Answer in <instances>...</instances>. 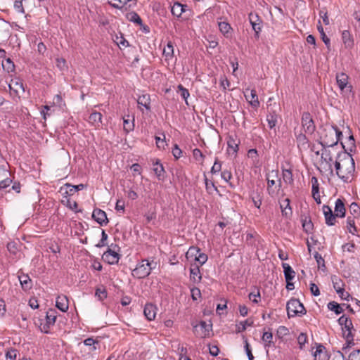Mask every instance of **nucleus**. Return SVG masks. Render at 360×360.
Masks as SVG:
<instances>
[{"label": "nucleus", "mask_w": 360, "mask_h": 360, "mask_svg": "<svg viewBox=\"0 0 360 360\" xmlns=\"http://www.w3.org/2000/svg\"><path fill=\"white\" fill-rule=\"evenodd\" d=\"M127 18L129 21L134 22L138 25H142V20L135 12H131L127 14Z\"/></svg>", "instance_id": "obj_39"}, {"label": "nucleus", "mask_w": 360, "mask_h": 360, "mask_svg": "<svg viewBox=\"0 0 360 360\" xmlns=\"http://www.w3.org/2000/svg\"><path fill=\"white\" fill-rule=\"evenodd\" d=\"M193 155L197 161H202L204 155L200 149L195 148L193 151Z\"/></svg>", "instance_id": "obj_56"}, {"label": "nucleus", "mask_w": 360, "mask_h": 360, "mask_svg": "<svg viewBox=\"0 0 360 360\" xmlns=\"http://www.w3.org/2000/svg\"><path fill=\"white\" fill-rule=\"evenodd\" d=\"M244 95L246 100L250 103V105L255 108H257L259 105L258 101V96L255 89H246L244 91Z\"/></svg>", "instance_id": "obj_10"}, {"label": "nucleus", "mask_w": 360, "mask_h": 360, "mask_svg": "<svg viewBox=\"0 0 360 360\" xmlns=\"http://www.w3.org/2000/svg\"><path fill=\"white\" fill-rule=\"evenodd\" d=\"M345 212H346V209H345V204H344L343 201L341 199L338 198L335 201V210H334L335 216L336 217V218L337 217L343 218L345 216Z\"/></svg>", "instance_id": "obj_16"}, {"label": "nucleus", "mask_w": 360, "mask_h": 360, "mask_svg": "<svg viewBox=\"0 0 360 360\" xmlns=\"http://www.w3.org/2000/svg\"><path fill=\"white\" fill-rule=\"evenodd\" d=\"M289 333L288 329L285 326H280L277 330V335L279 338L287 335Z\"/></svg>", "instance_id": "obj_55"}, {"label": "nucleus", "mask_w": 360, "mask_h": 360, "mask_svg": "<svg viewBox=\"0 0 360 360\" xmlns=\"http://www.w3.org/2000/svg\"><path fill=\"white\" fill-rule=\"evenodd\" d=\"M14 8L19 13H24L25 12L22 0H16L14 3Z\"/></svg>", "instance_id": "obj_60"}, {"label": "nucleus", "mask_w": 360, "mask_h": 360, "mask_svg": "<svg viewBox=\"0 0 360 360\" xmlns=\"http://www.w3.org/2000/svg\"><path fill=\"white\" fill-rule=\"evenodd\" d=\"M317 29L321 36V39H322L323 41L326 45L328 49H330V39L326 35L320 20H319V22H318Z\"/></svg>", "instance_id": "obj_29"}, {"label": "nucleus", "mask_w": 360, "mask_h": 360, "mask_svg": "<svg viewBox=\"0 0 360 360\" xmlns=\"http://www.w3.org/2000/svg\"><path fill=\"white\" fill-rule=\"evenodd\" d=\"M314 257L316 261L319 268H325V261L324 259L321 257V255L316 252L314 255Z\"/></svg>", "instance_id": "obj_47"}, {"label": "nucleus", "mask_w": 360, "mask_h": 360, "mask_svg": "<svg viewBox=\"0 0 360 360\" xmlns=\"http://www.w3.org/2000/svg\"><path fill=\"white\" fill-rule=\"evenodd\" d=\"M56 307L63 312L68 311L69 308L68 300L65 295H59L56 299Z\"/></svg>", "instance_id": "obj_17"}, {"label": "nucleus", "mask_w": 360, "mask_h": 360, "mask_svg": "<svg viewBox=\"0 0 360 360\" xmlns=\"http://www.w3.org/2000/svg\"><path fill=\"white\" fill-rule=\"evenodd\" d=\"M153 170L158 177L161 176L164 173V167L162 165L160 164L158 162L154 164Z\"/></svg>", "instance_id": "obj_49"}, {"label": "nucleus", "mask_w": 360, "mask_h": 360, "mask_svg": "<svg viewBox=\"0 0 360 360\" xmlns=\"http://www.w3.org/2000/svg\"><path fill=\"white\" fill-rule=\"evenodd\" d=\"M92 217L101 226L108 222L106 213L100 209H95L93 211Z\"/></svg>", "instance_id": "obj_13"}, {"label": "nucleus", "mask_w": 360, "mask_h": 360, "mask_svg": "<svg viewBox=\"0 0 360 360\" xmlns=\"http://www.w3.org/2000/svg\"><path fill=\"white\" fill-rule=\"evenodd\" d=\"M282 266L284 270V276H285V281H292L295 278V271L287 263H283Z\"/></svg>", "instance_id": "obj_21"}, {"label": "nucleus", "mask_w": 360, "mask_h": 360, "mask_svg": "<svg viewBox=\"0 0 360 360\" xmlns=\"http://www.w3.org/2000/svg\"><path fill=\"white\" fill-rule=\"evenodd\" d=\"M349 212L354 215V217L359 216L360 214V207L356 202H352L349 206Z\"/></svg>", "instance_id": "obj_45"}, {"label": "nucleus", "mask_w": 360, "mask_h": 360, "mask_svg": "<svg viewBox=\"0 0 360 360\" xmlns=\"http://www.w3.org/2000/svg\"><path fill=\"white\" fill-rule=\"evenodd\" d=\"M134 122L133 121L132 122H129V120H126L124 118V130L126 131V132H129L133 130L134 129Z\"/></svg>", "instance_id": "obj_51"}, {"label": "nucleus", "mask_w": 360, "mask_h": 360, "mask_svg": "<svg viewBox=\"0 0 360 360\" xmlns=\"http://www.w3.org/2000/svg\"><path fill=\"white\" fill-rule=\"evenodd\" d=\"M178 88H179V91H181V96L184 98V100L186 101V103H187L186 100L190 95L188 91L181 84L179 85Z\"/></svg>", "instance_id": "obj_59"}, {"label": "nucleus", "mask_w": 360, "mask_h": 360, "mask_svg": "<svg viewBox=\"0 0 360 360\" xmlns=\"http://www.w3.org/2000/svg\"><path fill=\"white\" fill-rule=\"evenodd\" d=\"M171 11L174 15L180 17L184 11V6L179 2H176L172 6Z\"/></svg>", "instance_id": "obj_28"}, {"label": "nucleus", "mask_w": 360, "mask_h": 360, "mask_svg": "<svg viewBox=\"0 0 360 360\" xmlns=\"http://www.w3.org/2000/svg\"><path fill=\"white\" fill-rule=\"evenodd\" d=\"M163 55L165 56L166 60H169L174 56V46L171 41H169L167 46L163 49Z\"/></svg>", "instance_id": "obj_27"}, {"label": "nucleus", "mask_w": 360, "mask_h": 360, "mask_svg": "<svg viewBox=\"0 0 360 360\" xmlns=\"http://www.w3.org/2000/svg\"><path fill=\"white\" fill-rule=\"evenodd\" d=\"M253 324V321L247 319L245 321H241L239 325H237L236 332L240 333L246 329L247 326H251Z\"/></svg>", "instance_id": "obj_40"}, {"label": "nucleus", "mask_w": 360, "mask_h": 360, "mask_svg": "<svg viewBox=\"0 0 360 360\" xmlns=\"http://www.w3.org/2000/svg\"><path fill=\"white\" fill-rule=\"evenodd\" d=\"M321 159L322 161L326 162V164L328 167V169L332 172L330 162L333 160V158L330 154V151L329 150H327L326 148H323Z\"/></svg>", "instance_id": "obj_20"}, {"label": "nucleus", "mask_w": 360, "mask_h": 360, "mask_svg": "<svg viewBox=\"0 0 360 360\" xmlns=\"http://www.w3.org/2000/svg\"><path fill=\"white\" fill-rule=\"evenodd\" d=\"M8 176L10 172L7 169H0V190L7 188L12 183Z\"/></svg>", "instance_id": "obj_12"}, {"label": "nucleus", "mask_w": 360, "mask_h": 360, "mask_svg": "<svg viewBox=\"0 0 360 360\" xmlns=\"http://www.w3.org/2000/svg\"><path fill=\"white\" fill-rule=\"evenodd\" d=\"M221 176L226 182H228L231 179L232 174L230 171L224 170L221 174Z\"/></svg>", "instance_id": "obj_64"}, {"label": "nucleus", "mask_w": 360, "mask_h": 360, "mask_svg": "<svg viewBox=\"0 0 360 360\" xmlns=\"http://www.w3.org/2000/svg\"><path fill=\"white\" fill-rule=\"evenodd\" d=\"M347 224L348 231L352 234H354V232L356 231V227L355 226L354 218L348 217L347 219Z\"/></svg>", "instance_id": "obj_41"}, {"label": "nucleus", "mask_w": 360, "mask_h": 360, "mask_svg": "<svg viewBox=\"0 0 360 360\" xmlns=\"http://www.w3.org/2000/svg\"><path fill=\"white\" fill-rule=\"evenodd\" d=\"M2 67L8 72H13L15 68L14 63L10 58H7L5 61L2 62Z\"/></svg>", "instance_id": "obj_38"}, {"label": "nucleus", "mask_w": 360, "mask_h": 360, "mask_svg": "<svg viewBox=\"0 0 360 360\" xmlns=\"http://www.w3.org/2000/svg\"><path fill=\"white\" fill-rule=\"evenodd\" d=\"M272 333L271 332H264L263 333L262 340L265 342V347H270L272 343Z\"/></svg>", "instance_id": "obj_43"}, {"label": "nucleus", "mask_w": 360, "mask_h": 360, "mask_svg": "<svg viewBox=\"0 0 360 360\" xmlns=\"http://www.w3.org/2000/svg\"><path fill=\"white\" fill-rule=\"evenodd\" d=\"M131 0H113V1H108V4L113 8L122 9Z\"/></svg>", "instance_id": "obj_35"}, {"label": "nucleus", "mask_w": 360, "mask_h": 360, "mask_svg": "<svg viewBox=\"0 0 360 360\" xmlns=\"http://www.w3.org/2000/svg\"><path fill=\"white\" fill-rule=\"evenodd\" d=\"M19 281L20 284L22 285V288L25 290H29L32 287V281L27 275H23L22 276H19Z\"/></svg>", "instance_id": "obj_33"}, {"label": "nucleus", "mask_w": 360, "mask_h": 360, "mask_svg": "<svg viewBox=\"0 0 360 360\" xmlns=\"http://www.w3.org/2000/svg\"><path fill=\"white\" fill-rule=\"evenodd\" d=\"M191 297L193 300H197L200 297V290L198 288H193L191 289Z\"/></svg>", "instance_id": "obj_62"}, {"label": "nucleus", "mask_w": 360, "mask_h": 360, "mask_svg": "<svg viewBox=\"0 0 360 360\" xmlns=\"http://www.w3.org/2000/svg\"><path fill=\"white\" fill-rule=\"evenodd\" d=\"M240 141H237L236 139H234L233 136H229V139L227 141V145H228V153L229 155H236L238 150V146H239Z\"/></svg>", "instance_id": "obj_14"}, {"label": "nucleus", "mask_w": 360, "mask_h": 360, "mask_svg": "<svg viewBox=\"0 0 360 360\" xmlns=\"http://www.w3.org/2000/svg\"><path fill=\"white\" fill-rule=\"evenodd\" d=\"M96 296H97L100 300H103L107 297V292L104 288H97L96 290Z\"/></svg>", "instance_id": "obj_53"}, {"label": "nucleus", "mask_w": 360, "mask_h": 360, "mask_svg": "<svg viewBox=\"0 0 360 360\" xmlns=\"http://www.w3.org/2000/svg\"><path fill=\"white\" fill-rule=\"evenodd\" d=\"M56 320V311L54 310H49L46 312V321L49 322V324L54 325Z\"/></svg>", "instance_id": "obj_42"}, {"label": "nucleus", "mask_w": 360, "mask_h": 360, "mask_svg": "<svg viewBox=\"0 0 360 360\" xmlns=\"http://www.w3.org/2000/svg\"><path fill=\"white\" fill-rule=\"evenodd\" d=\"M322 210L325 217L326 224L328 226L335 225L336 217L331 208L328 205H323Z\"/></svg>", "instance_id": "obj_11"}, {"label": "nucleus", "mask_w": 360, "mask_h": 360, "mask_svg": "<svg viewBox=\"0 0 360 360\" xmlns=\"http://www.w3.org/2000/svg\"><path fill=\"white\" fill-rule=\"evenodd\" d=\"M162 136H163L162 139H161L159 136H155V140H156V145H157L158 148L164 149L165 146L167 144H166L165 141V136L164 134Z\"/></svg>", "instance_id": "obj_57"}, {"label": "nucleus", "mask_w": 360, "mask_h": 360, "mask_svg": "<svg viewBox=\"0 0 360 360\" xmlns=\"http://www.w3.org/2000/svg\"><path fill=\"white\" fill-rule=\"evenodd\" d=\"M191 279L194 282H199L201 280V275L198 266H192L190 269Z\"/></svg>", "instance_id": "obj_24"}, {"label": "nucleus", "mask_w": 360, "mask_h": 360, "mask_svg": "<svg viewBox=\"0 0 360 360\" xmlns=\"http://www.w3.org/2000/svg\"><path fill=\"white\" fill-rule=\"evenodd\" d=\"M338 323L342 326V335L346 340V345L342 347V350L347 352V349L354 345V337L355 329L353 326L352 320L342 315L338 319Z\"/></svg>", "instance_id": "obj_3"}, {"label": "nucleus", "mask_w": 360, "mask_h": 360, "mask_svg": "<svg viewBox=\"0 0 360 360\" xmlns=\"http://www.w3.org/2000/svg\"><path fill=\"white\" fill-rule=\"evenodd\" d=\"M143 313L148 320L152 321L155 319L156 316L155 306L152 304H146L144 307Z\"/></svg>", "instance_id": "obj_18"}, {"label": "nucleus", "mask_w": 360, "mask_h": 360, "mask_svg": "<svg viewBox=\"0 0 360 360\" xmlns=\"http://www.w3.org/2000/svg\"><path fill=\"white\" fill-rule=\"evenodd\" d=\"M288 317L301 316L306 314V309L302 303L297 299L292 298L286 304Z\"/></svg>", "instance_id": "obj_5"}, {"label": "nucleus", "mask_w": 360, "mask_h": 360, "mask_svg": "<svg viewBox=\"0 0 360 360\" xmlns=\"http://www.w3.org/2000/svg\"><path fill=\"white\" fill-rule=\"evenodd\" d=\"M342 39L347 48H351L353 46V41L351 38V34L347 30H344L342 33Z\"/></svg>", "instance_id": "obj_26"}, {"label": "nucleus", "mask_w": 360, "mask_h": 360, "mask_svg": "<svg viewBox=\"0 0 360 360\" xmlns=\"http://www.w3.org/2000/svg\"><path fill=\"white\" fill-rule=\"evenodd\" d=\"M157 263L153 261L149 262L143 259L136 267L132 271V276L139 279L148 276L153 269H155Z\"/></svg>", "instance_id": "obj_4"}, {"label": "nucleus", "mask_w": 360, "mask_h": 360, "mask_svg": "<svg viewBox=\"0 0 360 360\" xmlns=\"http://www.w3.org/2000/svg\"><path fill=\"white\" fill-rule=\"evenodd\" d=\"M56 66L60 70H64L67 68L66 60L63 58H56Z\"/></svg>", "instance_id": "obj_52"}, {"label": "nucleus", "mask_w": 360, "mask_h": 360, "mask_svg": "<svg viewBox=\"0 0 360 360\" xmlns=\"http://www.w3.org/2000/svg\"><path fill=\"white\" fill-rule=\"evenodd\" d=\"M302 226L307 233H310L313 229V224L309 217L305 216L302 219Z\"/></svg>", "instance_id": "obj_31"}, {"label": "nucleus", "mask_w": 360, "mask_h": 360, "mask_svg": "<svg viewBox=\"0 0 360 360\" xmlns=\"http://www.w3.org/2000/svg\"><path fill=\"white\" fill-rule=\"evenodd\" d=\"M11 91H13L15 94H18L20 92H24V86L22 82L20 81H13L8 85Z\"/></svg>", "instance_id": "obj_22"}, {"label": "nucleus", "mask_w": 360, "mask_h": 360, "mask_svg": "<svg viewBox=\"0 0 360 360\" xmlns=\"http://www.w3.org/2000/svg\"><path fill=\"white\" fill-rule=\"evenodd\" d=\"M348 360H360V349L354 351L349 355Z\"/></svg>", "instance_id": "obj_63"}, {"label": "nucleus", "mask_w": 360, "mask_h": 360, "mask_svg": "<svg viewBox=\"0 0 360 360\" xmlns=\"http://www.w3.org/2000/svg\"><path fill=\"white\" fill-rule=\"evenodd\" d=\"M108 239V235L104 230H102L101 239L100 242L96 245L98 248H101L105 245V241Z\"/></svg>", "instance_id": "obj_58"}, {"label": "nucleus", "mask_w": 360, "mask_h": 360, "mask_svg": "<svg viewBox=\"0 0 360 360\" xmlns=\"http://www.w3.org/2000/svg\"><path fill=\"white\" fill-rule=\"evenodd\" d=\"M319 16L322 18L323 23L326 25L330 24L329 18L328 17V12L325 8H323L319 11Z\"/></svg>", "instance_id": "obj_46"}, {"label": "nucleus", "mask_w": 360, "mask_h": 360, "mask_svg": "<svg viewBox=\"0 0 360 360\" xmlns=\"http://www.w3.org/2000/svg\"><path fill=\"white\" fill-rule=\"evenodd\" d=\"M212 330V324L207 323L204 321H201L199 325H196L194 326V332L200 338H205L210 335V331Z\"/></svg>", "instance_id": "obj_6"}, {"label": "nucleus", "mask_w": 360, "mask_h": 360, "mask_svg": "<svg viewBox=\"0 0 360 360\" xmlns=\"http://www.w3.org/2000/svg\"><path fill=\"white\" fill-rule=\"evenodd\" d=\"M219 28L220 32L226 37H229L230 30L231 27L228 22H219Z\"/></svg>", "instance_id": "obj_34"}, {"label": "nucleus", "mask_w": 360, "mask_h": 360, "mask_svg": "<svg viewBox=\"0 0 360 360\" xmlns=\"http://www.w3.org/2000/svg\"><path fill=\"white\" fill-rule=\"evenodd\" d=\"M307 341V336L304 333H300L297 338V342L300 345V348L302 349Z\"/></svg>", "instance_id": "obj_50"}, {"label": "nucleus", "mask_w": 360, "mask_h": 360, "mask_svg": "<svg viewBox=\"0 0 360 360\" xmlns=\"http://www.w3.org/2000/svg\"><path fill=\"white\" fill-rule=\"evenodd\" d=\"M335 167L337 175L345 181H347L352 176L355 170L354 159L349 154L340 162L336 161Z\"/></svg>", "instance_id": "obj_1"}, {"label": "nucleus", "mask_w": 360, "mask_h": 360, "mask_svg": "<svg viewBox=\"0 0 360 360\" xmlns=\"http://www.w3.org/2000/svg\"><path fill=\"white\" fill-rule=\"evenodd\" d=\"M348 79V76L343 72L337 74L336 82L338 85V87L341 91H343L347 87L351 89V86H347Z\"/></svg>", "instance_id": "obj_15"}, {"label": "nucleus", "mask_w": 360, "mask_h": 360, "mask_svg": "<svg viewBox=\"0 0 360 360\" xmlns=\"http://www.w3.org/2000/svg\"><path fill=\"white\" fill-rule=\"evenodd\" d=\"M290 199L285 198L280 205L282 215L285 217H289L292 214V209L290 205Z\"/></svg>", "instance_id": "obj_19"}, {"label": "nucleus", "mask_w": 360, "mask_h": 360, "mask_svg": "<svg viewBox=\"0 0 360 360\" xmlns=\"http://www.w3.org/2000/svg\"><path fill=\"white\" fill-rule=\"evenodd\" d=\"M342 136V131L336 126H328L324 128L321 136V145L323 148L333 147L338 144Z\"/></svg>", "instance_id": "obj_2"}, {"label": "nucleus", "mask_w": 360, "mask_h": 360, "mask_svg": "<svg viewBox=\"0 0 360 360\" xmlns=\"http://www.w3.org/2000/svg\"><path fill=\"white\" fill-rule=\"evenodd\" d=\"M297 142L298 147L302 146L304 148L308 144V141H307V139L306 136L302 133L300 134L297 136Z\"/></svg>", "instance_id": "obj_44"}, {"label": "nucleus", "mask_w": 360, "mask_h": 360, "mask_svg": "<svg viewBox=\"0 0 360 360\" xmlns=\"http://www.w3.org/2000/svg\"><path fill=\"white\" fill-rule=\"evenodd\" d=\"M65 186L66 187L65 193L69 195H72L75 192L82 190L84 188V185L82 184L77 186H71L70 184H66Z\"/></svg>", "instance_id": "obj_25"}, {"label": "nucleus", "mask_w": 360, "mask_h": 360, "mask_svg": "<svg viewBox=\"0 0 360 360\" xmlns=\"http://www.w3.org/2000/svg\"><path fill=\"white\" fill-rule=\"evenodd\" d=\"M6 356L7 359L15 360L17 356V350L15 349H11L8 350L6 354Z\"/></svg>", "instance_id": "obj_61"}, {"label": "nucleus", "mask_w": 360, "mask_h": 360, "mask_svg": "<svg viewBox=\"0 0 360 360\" xmlns=\"http://www.w3.org/2000/svg\"><path fill=\"white\" fill-rule=\"evenodd\" d=\"M250 23L252 25V30L255 31V37H259V33L261 31L262 20L259 18L257 13H250L249 15Z\"/></svg>", "instance_id": "obj_8"}, {"label": "nucleus", "mask_w": 360, "mask_h": 360, "mask_svg": "<svg viewBox=\"0 0 360 360\" xmlns=\"http://www.w3.org/2000/svg\"><path fill=\"white\" fill-rule=\"evenodd\" d=\"M328 308L333 311L336 314H340L343 311L342 307L337 302L333 301L328 304Z\"/></svg>", "instance_id": "obj_37"}, {"label": "nucleus", "mask_w": 360, "mask_h": 360, "mask_svg": "<svg viewBox=\"0 0 360 360\" xmlns=\"http://www.w3.org/2000/svg\"><path fill=\"white\" fill-rule=\"evenodd\" d=\"M302 124L307 133L312 134L315 130L314 122L309 112H304L302 115Z\"/></svg>", "instance_id": "obj_7"}, {"label": "nucleus", "mask_w": 360, "mask_h": 360, "mask_svg": "<svg viewBox=\"0 0 360 360\" xmlns=\"http://www.w3.org/2000/svg\"><path fill=\"white\" fill-rule=\"evenodd\" d=\"M200 253V249L196 247H191L186 254V257L187 259H196L198 254Z\"/></svg>", "instance_id": "obj_36"}, {"label": "nucleus", "mask_w": 360, "mask_h": 360, "mask_svg": "<svg viewBox=\"0 0 360 360\" xmlns=\"http://www.w3.org/2000/svg\"><path fill=\"white\" fill-rule=\"evenodd\" d=\"M102 258L109 264H115L119 262L120 255L115 250L108 248L107 251L103 253Z\"/></svg>", "instance_id": "obj_9"}, {"label": "nucleus", "mask_w": 360, "mask_h": 360, "mask_svg": "<svg viewBox=\"0 0 360 360\" xmlns=\"http://www.w3.org/2000/svg\"><path fill=\"white\" fill-rule=\"evenodd\" d=\"M150 96L148 94L139 96L137 103L138 105L145 107L146 109H150Z\"/></svg>", "instance_id": "obj_30"}, {"label": "nucleus", "mask_w": 360, "mask_h": 360, "mask_svg": "<svg viewBox=\"0 0 360 360\" xmlns=\"http://www.w3.org/2000/svg\"><path fill=\"white\" fill-rule=\"evenodd\" d=\"M102 115L98 112H92L89 117V122L95 127L99 126L101 123Z\"/></svg>", "instance_id": "obj_23"}, {"label": "nucleus", "mask_w": 360, "mask_h": 360, "mask_svg": "<svg viewBox=\"0 0 360 360\" xmlns=\"http://www.w3.org/2000/svg\"><path fill=\"white\" fill-rule=\"evenodd\" d=\"M283 181L288 184H292L294 179L291 169H283Z\"/></svg>", "instance_id": "obj_32"}, {"label": "nucleus", "mask_w": 360, "mask_h": 360, "mask_svg": "<svg viewBox=\"0 0 360 360\" xmlns=\"http://www.w3.org/2000/svg\"><path fill=\"white\" fill-rule=\"evenodd\" d=\"M205 188L209 193H212L213 191H217V188L214 183L209 182L207 178H205Z\"/></svg>", "instance_id": "obj_54"}, {"label": "nucleus", "mask_w": 360, "mask_h": 360, "mask_svg": "<svg viewBox=\"0 0 360 360\" xmlns=\"http://www.w3.org/2000/svg\"><path fill=\"white\" fill-rule=\"evenodd\" d=\"M267 122L269 127L272 129L274 128L277 122V117L276 115L270 114L267 115Z\"/></svg>", "instance_id": "obj_48"}]
</instances>
